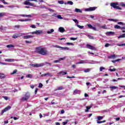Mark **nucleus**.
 <instances>
[{
	"label": "nucleus",
	"mask_w": 125,
	"mask_h": 125,
	"mask_svg": "<svg viewBox=\"0 0 125 125\" xmlns=\"http://www.w3.org/2000/svg\"><path fill=\"white\" fill-rule=\"evenodd\" d=\"M6 47L7 48H10L11 47L14 48L15 47V46L12 44H9V45H7Z\"/></svg>",
	"instance_id": "393cba45"
},
{
	"label": "nucleus",
	"mask_w": 125,
	"mask_h": 125,
	"mask_svg": "<svg viewBox=\"0 0 125 125\" xmlns=\"http://www.w3.org/2000/svg\"><path fill=\"white\" fill-rule=\"evenodd\" d=\"M58 3H60V4H64V1L63 0H59Z\"/></svg>",
	"instance_id": "09e8293b"
},
{
	"label": "nucleus",
	"mask_w": 125,
	"mask_h": 125,
	"mask_svg": "<svg viewBox=\"0 0 125 125\" xmlns=\"http://www.w3.org/2000/svg\"><path fill=\"white\" fill-rule=\"evenodd\" d=\"M70 40L71 41H76V40H78V37H76V38H73V37H72V38H70Z\"/></svg>",
	"instance_id": "4c0bfd02"
},
{
	"label": "nucleus",
	"mask_w": 125,
	"mask_h": 125,
	"mask_svg": "<svg viewBox=\"0 0 125 125\" xmlns=\"http://www.w3.org/2000/svg\"><path fill=\"white\" fill-rule=\"evenodd\" d=\"M117 5H119V3H118L117 2H112L110 4V6L112 7H113V8H115V9H118L119 10H121L122 8H121L119 6H117Z\"/></svg>",
	"instance_id": "39448f33"
},
{
	"label": "nucleus",
	"mask_w": 125,
	"mask_h": 125,
	"mask_svg": "<svg viewBox=\"0 0 125 125\" xmlns=\"http://www.w3.org/2000/svg\"><path fill=\"white\" fill-rule=\"evenodd\" d=\"M123 38H125V34H123L118 37V39H122Z\"/></svg>",
	"instance_id": "7c9ffc66"
},
{
	"label": "nucleus",
	"mask_w": 125,
	"mask_h": 125,
	"mask_svg": "<svg viewBox=\"0 0 125 125\" xmlns=\"http://www.w3.org/2000/svg\"><path fill=\"white\" fill-rule=\"evenodd\" d=\"M30 28H32V29H36V25L35 24H33L30 26Z\"/></svg>",
	"instance_id": "5fc2aeb1"
},
{
	"label": "nucleus",
	"mask_w": 125,
	"mask_h": 125,
	"mask_svg": "<svg viewBox=\"0 0 125 125\" xmlns=\"http://www.w3.org/2000/svg\"><path fill=\"white\" fill-rule=\"evenodd\" d=\"M10 109H11V106H8L6 107H5L3 110H2L1 112V115H3V113L5 112H7V111H8V110H10Z\"/></svg>",
	"instance_id": "1a4fd4ad"
},
{
	"label": "nucleus",
	"mask_w": 125,
	"mask_h": 125,
	"mask_svg": "<svg viewBox=\"0 0 125 125\" xmlns=\"http://www.w3.org/2000/svg\"><path fill=\"white\" fill-rule=\"evenodd\" d=\"M30 96L31 95H30V93H26L24 97L20 99V100L21 101H22L23 102L27 101L29 100V98H30Z\"/></svg>",
	"instance_id": "20e7f679"
},
{
	"label": "nucleus",
	"mask_w": 125,
	"mask_h": 125,
	"mask_svg": "<svg viewBox=\"0 0 125 125\" xmlns=\"http://www.w3.org/2000/svg\"><path fill=\"white\" fill-rule=\"evenodd\" d=\"M108 21H112L113 22H117V21H118V20H115V19H108Z\"/></svg>",
	"instance_id": "c85d7f7f"
},
{
	"label": "nucleus",
	"mask_w": 125,
	"mask_h": 125,
	"mask_svg": "<svg viewBox=\"0 0 125 125\" xmlns=\"http://www.w3.org/2000/svg\"><path fill=\"white\" fill-rule=\"evenodd\" d=\"M91 106H86V110H85V112L86 113H87V112H88V111H89V109H90L91 108Z\"/></svg>",
	"instance_id": "a878e982"
},
{
	"label": "nucleus",
	"mask_w": 125,
	"mask_h": 125,
	"mask_svg": "<svg viewBox=\"0 0 125 125\" xmlns=\"http://www.w3.org/2000/svg\"><path fill=\"white\" fill-rule=\"evenodd\" d=\"M44 63H36V64H32L31 66L34 67V68H39L40 67H42V66H44Z\"/></svg>",
	"instance_id": "0eeeda50"
},
{
	"label": "nucleus",
	"mask_w": 125,
	"mask_h": 125,
	"mask_svg": "<svg viewBox=\"0 0 125 125\" xmlns=\"http://www.w3.org/2000/svg\"><path fill=\"white\" fill-rule=\"evenodd\" d=\"M114 28L115 29H121L122 27H121L119 25H116L114 26Z\"/></svg>",
	"instance_id": "473e14b6"
},
{
	"label": "nucleus",
	"mask_w": 125,
	"mask_h": 125,
	"mask_svg": "<svg viewBox=\"0 0 125 125\" xmlns=\"http://www.w3.org/2000/svg\"><path fill=\"white\" fill-rule=\"evenodd\" d=\"M58 74V75H62V76H65V75H67L68 73L67 72V71H61L60 72H59Z\"/></svg>",
	"instance_id": "2eb2a0df"
},
{
	"label": "nucleus",
	"mask_w": 125,
	"mask_h": 125,
	"mask_svg": "<svg viewBox=\"0 0 125 125\" xmlns=\"http://www.w3.org/2000/svg\"><path fill=\"white\" fill-rule=\"evenodd\" d=\"M87 27H89L90 29H92L93 26L90 24H87Z\"/></svg>",
	"instance_id": "864d4df0"
},
{
	"label": "nucleus",
	"mask_w": 125,
	"mask_h": 125,
	"mask_svg": "<svg viewBox=\"0 0 125 125\" xmlns=\"http://www.w3.org/2000/svg\"><path fill=\"white\" fill-rule=\"evenodd\" d=\"M88 72H90V68H86L84 70V73H88Z\"/></svg>",
	"instance_id": "2f4dec72"
},
{
	"label": "nucleus",
	"mask_w": 125,
	"mask_h": 125,
	"mask_svg": "<svg viewBox=\"0 0 125 125\" xmlns=\"http://www.w3.org/2000/svg\"><path fill=\"white\" fill-rule=\"evenodd\" d=\"M88 38H89V39H90V40H93L94 38L91 35H88L87 36Z\"/></svg>",
	"instance_id": "de8ad7c7"
},
{
	"label": "nucleus",
	"mask_w": 125,
	"mask_h": 125,
	"mask_svg": "<svg viewBox=\"0 0 125 125\" xmlns=\"http://www.w3.org/2000/svg\"><path fill=\"white\" fill-rule=\"evenodd\" d=\"M5 13H0V18L3 17V16H5Z\"/></svg>",
	"instance_id": "72a5a7b5"
},
{
	"label": "nucleus",
	"mask_w": 125,
	"mask_h": 125,
	"mask_svg": "<svg viewBox=\"0 0 125 125\" xmlns=\"http://www.w3.org/2000/svg\"><path fill=\"white\" fill-rule=\"evenodd\" d=\"M35 52L38 54H41V55H47L48 54V52H47V50L43 48L42 46L38 47L36 48Z\"/></svg>",
	"instance_id": "f257e3e1"
},
{
	"label": "nucleus",
	"mask_w": 125,
	"mask_h": 125,
	"mask_svg": "<svg viewBox=\"0 0 125 125\" xmlns=\"http://www.w3.org/2000/svg\"><path fill=\"white\" fill-rule=\"evenodd\" d=\"M53 47H56V48H61L62 50H70V48L69 47H62L57 45L54 46Z\"/></svg>",
	"instance_id": "6e6552de"
},
{
	"label": "nucleus",
	"mask_w": 125,
	"mask_h": 125,
	"mask_svg": "<svg viewBox=\"0 0 125 125\" xmlns=\"http://www.w3.org/2000/svg\"><path fill=\"white\" fill-rule=\"evenodd\" d=\"M29 1H36V2H38V0H27L24 1L23 4L25 5H30V6H33V7H36L37 5L36 4L31 3Z\"/></svg>",
	"instance_id": "7ed1b4c3"
},
{
	"label": "nucleus",
	"mask_w": 125,
	"mask_h": 125,
	"mask_svg": "<svg viewBox=\"0 0 125 125\" xmlns=\"http://www.w3.org/2000/svg\"><path fill=\"white\" fill-rule=\"evenodd\" d=\"M117 45H118V46H125V43H122V44H117Z\"/></svg>",
	"instance_id": "e433bc0d"
},
{
	"label": "nucleus",
	"mask_w": 125,
	"mask_h": 125,
	"mask_svg": "<svg viewBox=\"0 0 125 125\" xmlns=\"http://www.w3.org/2000/svg\"><path fill=\"white\" fill-rule=\"evenodd\" d=\"M97 119H98V121H101V120H102L103 119V116H98Z\"/></svg>",
	"instance_id": "58836bf2"
},
{
	"label": "nucleus",
	"mask_w": 125,
	"mask_h": 125,
	"mask_svg": "<svg viewBox=\"0 0 125 125\" xmlns=\"http://www.w3.org/2000/svg\"><path fill=\"white\" fill-rule=\"evenodd\" d=\"M103 70H105V67H100V71L101 72H102V71H103Z\"/></svg>",
	"instance_id": "8fccbe9b"
},
{
	"label": "nucleus",
	"mask_w": 125,
	"mask_h": 125,
	"mask_svg": "<svg viewBox=\"0 0 125 125\" xmlns=\"http://www.w3.org/2000/svg\"><path fill=\"white\" fill-rule=\"evenodd\" d=\"M59 31L60 33H64L65 32V29L62 27H60L59 28Z\"/></svg>",
	"instance_id": "f3484780"
},
{
	"label": "nucleus",
	"mask_w": 125,
	"mask_h": 125,
	"mask_svg": "<svg viewBox=\"0 0 125 125\" xmlns=\"http://www.w3.org/2000/svg\"><path fill=\"white\" fill-rule=\"evenodd\" d=\"M53 32H54V30L53 29H51V30H50V31H47V33L48 35H50V34H51L52 33H53Z\"/></svg>",
	"instance_id": "b1692460"
},
{
	"label": "nucleus",
	"mask_w": 125,
	"mask_h": 125,
	"mask_svg": "<svg viewBox=\"0 0 125 125\" xmlns=\"http://www.w3.org/2000/svg\"><path fill=\"white\" fill-rule=\"evenodd\" d=\"M110 44L109 43H106L105 45H104L105 47H108V46H109Z\"/></svg>",
	"instance_id": "774afa93"
},
{
	"label": "nucleus",
	"mask_w": 125,
	"mask_h": 125,
	"mask_svg": "<svg viewBox=\"0 0 125 125\" xmlns=\"http://www.w3.org/2000/svg\"><path fill=\"white\" fill-rule=\"evenodd\" d=\"M68 120H66V122H63V123H62V125H67V124H68Z\"/></svg>",
	"instance_id": "bf43d9fd"
},
{
	"label": "nucleus",
	"mask_w": 125,
	"mask_h": 125,
	"mask_svg": "<svg viewBox=\"0 0 125 125\" xmlns=\"http://www.w3.org/2000/svg\"><path fill=\"white\" fill-rule=\"evenodd\" d=\"M26 35H29V34H32V35H34L35 34L36 35V31H34V32H29V33H25Z\"/></svg>",
	"instance_id": "79ce46f5"
},
{
	"label": "nucleus",
	"mask_w": 125,
	"mask_h": 125,
	"mask_svg": "<svg viewBox=\"0 0 125 125\" xmlns=\"http://www.w3.org/2000/svg\"><path fill=\"white\" fill-rule=\"evenodd\" d=\"M86 47H87V48H88L89 49H91V50H96V48H95L94 46L90 45L89 44H86Z\"/></svg>",
	"instance_id": "9d476101"
},
{
	"label": "nucleus",
	"mask_w": 125,
	"mask_h": 125,
	"mask_svg": "<svg viewBox=\"0 0 125 125\" xmlns=\"http://www.w3.org/2000/svg\"><path fill=\"white\" fill-rule=\"evenodd\" d=\"M26 78L28 79H32L33 78V75L31 74H27L26 76Z\"/></svg>",
	"instance_id": "bb28decb"
},
{
	"label": "nucleus",
	"mask_w": 125,
	"mask_h": 125,
	"mask_svg": "<svg viewBox=\"0 0 125 125\" xmlns=\"http://www.w3.org/2000/svg\"><path fill=\"white\" fill-rule=\"evenodd\" d=\"M74 94H81V91L76 89L73 92Z\"/></svg>",
	"instance_id": "6ab92c4d"
},
{
	"label": "nucleus",
	"mask_w": 125,
	"mask_h": 125,
	"mask_svg": "<svg viewBox=\"0 0 125 125\" xmlns=\"http://www.w3.org/2000/svg\"><path fill=\"white\" fill-rule=\"evenodd\" d=\"M62 89H63V87L62 86H60L58 87L56 90H62Z\"/></svg>",
	"instance_id": "c9c22d12"
},
{
	"label": "nucleus",
	"mask_w": 125,
	"mask_h": 125,
	"mask_svg": "<svg viewBox=\"0 0 125 125\" xmlns=\"http://www.w3.org/2000/svg\"><path fill=\"white\" fill-rule=\"evenodd\" d=\"M4 78H5V76L4 75V74H3L2 73H0V79H4Z\"/></svg>",
	"instance_id": "c756f323"
},
{
	"label": "nucleus",
	"mask_w": 125,
	"mask_h": 125,
	"mask_svg": "<svg viewBox=\"0 0 125 125\" xmlns=\"http://www.w3.org/2000/svg\"><path fill=\"white\" fill-rule=\"evenodd\" d=\"M17 73V70L15 69L13 72L11 73V75H14V74H16Z\"/></svg>",
	"instance_id": "a19ab883"
},
{
	"label": "nucleus",
	"mask_w": 125,
	"mask_h": 125,
	"mask_svg": "<svg viewBox=\"0 0 125 125\" xmlns=\"http://www.w3.org/2000/svg\"><path fill=\"white\" fill-rule=\"evenodd\" d=\"M22 36H26V33H16L13 35L12 38L13 39H17V38H20V37H22Z\"/></svg>",
	"instance_id": "423d86ee"
},
{
	"label": "nucleus",
	"mask_w": 125,
	"mask_h": 125,
	"mask_svg": "<svg viewBox=\"0 0 125 125\" xmlns=\"http://www.w3.org/2000/svg\"><path fill=\"white\" fill-rule=\"evenodd\" d=\"M77 26L78 28H79L80 29H83V28H84V26H81V25H80L79 24H77Z\"/></svg>",
	"instance_id": "f704fd0d"
},
{
	"label": "nucleus",
	"mask_w": 125,
	"mask_h": 125,
	"mask_svg": "<svg viewBox=\"0 0 125 125\" xmlns=\"http://www.w3.org/2000/svg\"><path fill=\"white\" fill-rule=\"evenodd\" d=\"M42 86H43L42 83H40L39 84V87H40V88H42Z\"/></svg>",
	"instance_id": "13d9d810"
},
{
	"label": "nucleus",
	"mask_w": 125,
	"mask_h": 125,
	"mask_svg": "<svg viewBox=\"0 0 125 125\" xmlns=\"http://www.w3.org/2000/svg\"><path fill=\"white\" fill-rule=\"evenodd\" d=\"M45 76H48L49 77H53V74L49 72L45 73Z\"/></svg>",
	"instance_id": "5701e85b"
},
{
	"label": "nucleus",
	"mask_w": 125,
	"mask_h": 125,
	"mask_svg": "<svg viewBox=\"0 0 125 125\" xmlns=\"http://www.w3.org/2000/svg\"><path fill=\"white\" fill-rule=\"evenodd\" d=\"M14 28H17V29H19V28H20V25H15Z\"/></svg>",
	"instance_id": "69168bd1"
},
{
	"label": "nucleus",
	"mask_w": 125,
	"mask_h": 125,
	"mask_svg": "<svg viewBox=\"0 0 125 125\" xmlns=\"http://www.w3.org/2000/svg\"><path fill=\"white\" fill-rule=\"evenodd\" d=\"M73 21L75 22V23H77V24H79V21H78V20L76 19H72Z\"/></svg>",
	"instance_id": "6e6d98bb"
},
{
	"label": "nucleus",
	"mask_w": 125,
	"mask_h": 125,
	"mask_svg": "<svg viewBox=\"0 0 125 125\" xmlns=\"http://www.w3.org/2000/svg\"><path fill=\"white\" fill-rule=\"evenodd\" d=\"M48 5L49 6H51V7H56V5H54V4H52V5H50L49 4H48Z\"/></svg>",
	"instance_id": "4d7b16f0"
},
{
	"label": "nucleus",
	"mask_w": 125,
	"mask_h": 125,
	"mask_svg": "<svg viewBox=\"0 0 125 125\" xmlns=\"http://www.w3.org/2000/svg\"><path fill=\"white\" fill-rule=\"evenodd\" d=\"M25 42L26 43H32V41H28L26 40Z\"/></svg>",
	"instance_id": "e2e57ef3"
},
{
	"label": "nucleus",
	"mask_w": 125,
	"mask_h": 125,
	"mask_svg": "<svg viewBox=\"0 0 125 125\" xmlns=\"http://www.w3.org/2000/svg\"><path fill=\"white\" fill-rule=\"evenodd\" d=\"M75 12H77V13H83V11L80 9L75 8Z\"/></svg>",
	"instance_id": "aec40b11"
},
{
	"label": "nucleus",
	"mask_w": 125,
	"mask_h": 125,
	"mask_svg": "<svg viewBox=\"0 0 125 125\" xmlns=\"http://www.w3.org/2000/svg\"><path fill=\"white\" fill-rule=\"evenodd\" d=\"M36 7H40V8H44L45 6L44 5H40L39 6H36Z\"/></svg>",
	"instance_id": "a18cd8bd"
},
{
	"label": "nucleus",
	"mask_w": 125,
	"mask_h": 125,
	"mask_svg": "<svg viewBox=\"0 0 125 125\" xmlns=\"http://www.w3.org/2000/svg\"><path fill=\"white\" fill-rule=\"evenodd\" d=\"M115 34V32H112V31H110V32H107L105 33V35L106 36H114V35Z\"/></svg>",
	"instance_id": "dca6fc26"
},
{
	"label": "nucleus",
	"mask_w": 125,
	"mask_h": 125,
	"mask_svg": "<svg viewBox=\"0 0 125 125\" xmlns=\"http://www.w3.org/2000/svg\"><path fill=\"white\" fill-rule=\"evenodd\" d=\"M99 63H100V62L97 61L85 60H80L79 62H77L76 64H98Z\"/></svg>",
	"instance_id": "f03ea898"
},
{
	"label": "nucleus",
	"mask_w": 125,
	"mask_h": 125,
	"mask_svg": "<svg viewBox=\"0 0 125 125\" xmlns=\"http://www.w3.org/2000/svg\"><path fill=\"white\" fill-rule=\"evenodd\" d=\"M48 11H50V12H54V10L52 9H48Z\"/></svg>",
	"instance_id": "0e129e2a"
},
{
	"label": "nucleus",
	"mask_w": 125,
	"mask_h": 125,
	"mask_svg": "<svg viewBox=\"0 0 125 125\" xmlns=\"http://www.w3.org/2000/svg\"><path fill=\"white\" fill-rule=\"evenodd\" d=\"M33 38H34L33 35H26L22 37L24 40H28V39H32Z\"/></svg>",
	"instance_id": "ddd939ff"
},
{
	"label": "nucleus",
	"mask_w": 125,
	"mask_h": 125,
	"mask_svg": "<svg viewBox=\"0 0 125 125\" xmlns=\"http://www.w3.org/2000/svg\"><path fill=\"white\" fill-rule=\"evenodd\" d=\"M66 78H67V79H75V78H76V77H75V76H72V77L67 76Z\"/></svg>",
	"instance_id": "603ef678"
},
{
	"label": "nucleus",
	"mask_w": 125,
	"mask_h": 125,
	"mask_svg": "<svg viewBox=\"0 0 125 125\" xmlns=\"http://www.w3.org/2000/svg\"><path fill=\"white\" fill-rule=\"evenodd\" d=\"M64 4H69V5H73L74 4V2L72 1H68L67 2H65Z\"/></svg>",
	"instance_id": "4be33fe9"
},
{
	"label": "nucleus",
	"mask_w": 125,
	"mask_h": 125,
	"mask_svg": "<svg viewBox=\"0 0 125 125\" xmlns=\"http://www.w3.org/2000/svg\"><path fill=\"white\" fill-rule=\"evenodd\" d=\"M36 35H41L42 34V30H36Z\"/></svg>",
	"instance_id": "412c9836"
},
{
	"label": "nucleus",
	"mask_w": 125,
	"mask_h": 125,
	"mask_svg": "<svg viewBox=\"0 0 125 125\" xmlns=\"http://www.w3.org/2000/svg\"><path fill=\"white\" fill-rule=\"evenodd\" d=\"M65 59H66V57H64L63 58H61L59 59L58 60L54 61L53 62V63H59V62H60V61H64V60H65Z\"/></svg>",
	"instance_id": "9b49d317"
},
{
	"label": "nucleus",
	"mask_w": 125,
	"mask_h": 125,
	"mask_svg": "<svg viewBox=\"0 0 125 125\" xmlns=\"http://www.w3.org/2000/svg\"><path fill=\"white\" fill-rule=\"evenodd\" d=\"M121 6H122L123 7H125V3L124 2H121L120 3Z\"/></svg>",
	"instance_id": "49530a36"
},
{
	"label": "nucleus",
	"mask_w": 125,
	"mask_h": 125,
	"mask_svg": "<svg viewBox=\"0 0 125 125\" xmlns=\"http://www.w3.org/2000/svg\"><path fill=\"white\" fill-rule=\"evenodd\" d=\"M5 61H6V62H14L15 60L13 59H7L5 60Z\"/></svg>",
	"instance_id": "a211bd4d"
},
{
	"label": "nucleus",
	"mask_w": 125,
	"mask_h": 125,
	"mask_svg": "<svg viewBox=\"0 0 125 125\" xmlns=\"http://www.w3.org/2000/svg\"><path fill=\"white\" fill-rule=\"evenodd\" d=\"M3 98H4V99L5 100H8V99H9L8 97H7L6 96H3Z\"/></svg>",
	"instance_id": "680f3d73"
},
{
	"label": "nucleus",
	"mask_w": 125,
	"mask_h": 125,
	"mask_svg": "<svg viewBox=\"0 0 125 125\" xmlns=\"http://www.w3.org/2000/svg\"><path fill=\"white\" fill-rule=\"evenodd\" d=\"M118 24L119 25H125V23H123V22H118Z\"/></svg>",
	"instance_id": "052dcab7"
},
{
	"label": "nucleus",
	"mask_w": 125,
	"mask_h": 125,
	"mask_svg": "<svg viewBox=\"0 0 125 125\" xmlns=\"http://www.w3.org/2000/svg\"><path fill=\"white\" fill-rule=\"evenodd\" d=\"M108 71H110V72H115V71H116V69L115 68H113V69L109 68L108 69Z\"/></svg>",
	"instance_id": "3c124183"
},
{
	"label": "nucleus",
	"mask_w": 125,
	"mask_h": 125,
	"mask_svg": "<svg viewBox=\"0 0 125 125\" xmlns=\"http://www.w3.org/2000/svg\"><path fill=\"white\" fill-rule=\"evenodd\" d=\"M110 88H111V90L113 91L114 89H116V88H118V87L116 86H110Z\"/></svg>",
	"instance_id": "cd10ccee"
},
{
	"label": "nucleus",
	"mask_w": 125,
	"mask_h": 125,
	"mask_svg": "<svg viewBox=\"0 0 125 125\" xmlns=\"http://www.w3.org/2000/svg\"><path fill=\"white\" fill-rule=\"evenodd\" d=\"M106 122V121L105 120H104V121H97V124H102L103 123H105Z\"/></svg>",
	"instance_id": "37998d69"
},
{
	"label": "nucleus",
	"mask_w": 125,
	"mask_h": 125,
	"mask_svg": "<svg viewBox=\"0 0 125 125\" xmlns=\"http://www.w3.org/2000/svg\"><path fill=\"white\" fill-rule=\"evenodd\" d=\"M101 28H102V29H107V27H106V26L105 25H103L101 26Z\"/></svg>",
	"instance_id": "338daca9"
},
{
	"label": "nucleus",
	"mask_w": 125,
	"mask_h": 125,
	"mask_svg": "<svg viewBox=\"0 0 125 125\" xmlns=\"http://www.w3.org/2000/svg\"><path fill=\"white\" fill-rule=\"evenodd\" d=\"M96 7H90L85 9V11H93L96 9Z\"/></svg>",
	"instance_id": "f8f14e48"
},
{
	"label": "nucleus",
	"mask_w": 125,
	"mask_h": 125,
	"mask_svg": "<svg viewBox=\"0 0 125 125\" xmlns=\"http://www.w3.org/2000/svg\"><path fill=\"white\" fill-rule=\"evenodd\" d=\"M66 45H74V44L71 42H66Z\"/></svg>",
	"instance_id": "c03bdc74"
},
{
	"label": "nucleus",
	"mask_w": 125,
	"mask_h": 125,
	"mask_svg": "<svg viewBox=\"0 0 125 125\" xmlns=\"http://www.w3.org/2000/svg\"><path fill=\"white\" fill-rule=\"evenodd\" d=\"M116 57H118V56H116L114 54L110 55V56H108V58L109 59H115Z\"/></svg>",
	"instance_id": "4468645a"
},
{
	"label": "nucleus",
	"mask_w": 125,
	"mask_h": 125,
	"mask_svg": "<svg viewBox=\"0 0 125 125\" xmlns=\"http://www.w3.org/2000/svg\"><path fill=\"white\" fill-rule=\"evenodd\" d=\"M58 19H61V20H62L63 19V17H61V15H58L57 16Z\"/></svg>",
	"instance_id": "ea45409f"
}]
</instances>
